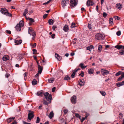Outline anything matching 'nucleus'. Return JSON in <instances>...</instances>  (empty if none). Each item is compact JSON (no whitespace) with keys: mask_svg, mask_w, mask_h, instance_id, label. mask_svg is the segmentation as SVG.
<instances>
[{"mask_svg":"<svg viewBox=\"0 0 124 124\" xmlns=\"http://www.w3.org/2000/svg\"><path fill=\"white\" fill-rule=\"evenodd\" d=\"M45 98L48 101H49V102L48 103H50V101L52 99V95L51 94H49L48 92H46L44 94Z\"/></svg>","mask_w":124,"mask_h":124,"instance_id":"1","label":"nucleus"},{"mask_svg":"<svg viewBox=\"0 0 124 124\" xmlns=\"http://www.w3.org/2000/svg\"><path fill=\"white\" fill-rule=\"evenodd\" d=\"M33 112L32 111H29V113L28 115V117L27 119V121L29 122H30L32 118L34 116V115L33 114Z\"/></svg>","mask_w":124,"mask_h":124,"instance_id":"2","label":"nucleus"},{"mask_svg":"<svg viewBox=\"0 0 124 124\" xmlns=\"http://www.w3.org/2000/svg\"><path fill=\"white\" fill-rule=\"evenodd\" d=\"M28 33L33 36H35L36 34L34 31L33 30L31 27H29L28 28Z\"/></svg>","mask_w":124,"mask_h":124,"instance_id":"3","label":"nucleus"},{"mask_svg":"<svg viewBox=\"0 0 124 124\" xmlns=\"http://www.w3.org/2000/svg\"><path fill=\"white\" fill-rule=\"evenodd\" d=\"M96 39L98 40H101L102 39L103 35L102 34L98 33L95 35Z\"/></svg>","mask_w":124,"mask_h":124,"instance_id":"4","label":"nucleus"},{"mask_svg":"<svg viewBox=\"0 0 124 124\" xmlns=\"http://www.w3.org/2000/svg\"><path fill=\"white\" fill-rule=\"evenodd\" d=\"M101 73L103 76L106 75L109 73V71L105 69H102L101 70Z\"/></svg>","mask_w":124,"mask_h":124,"instance_id":"5","label":"nucleus"},{"mask_svg":"<svg viewBox=\"0 0 124 124\" xmlns=\"http://www.w3.org/2000/svg\"><path fill=\"white\" fill-rule=\"evenodd\" d=\"M25 55L24 54H20L17 57V59L18 60V61H20L24 57Z\"/></svg>","mask_w":124,"mask_h":124,"instance_id":"6","label":"nucleus"},{"mask_svg":"<svg viewBox=\"0 0 124 124\" xmlns=\"http://www.w3.org/2000/svg\"><path fill=\"white\" fill-rule=\"evenodd\" d=\"M70 3L71 6L74 7L77 5V0H71Z\"/></svg>","mask_w":124,"mask_h":124,"instance_id":"7","label":"nucleus"},{"mask_svg":"<svg viewBox=\"0 0 124 124\" xmlns=\"http://www.w3.org/2000/svg\"><path fill=\"white\" fill-rule=\"evenodd\" d=\"M68 2L64 0H62L61 2V5L63 8H64L65 6L67 5L68 4Z\"/></svg>","mask_w":124,"mask_h":124,"instance_id":"8","label":"nucleus"},{"mask_svg":"<svg viewBox=\"0 0 124 124\" xmlns=\"http://www.w3.org/2000/svg\"><path fill=\"white\" fill-rule=\"evenodd\" d=\"M76 96H73L72 97L71 99V102L72 103L75 104L76 102Z\"/></svg>","mask_w":124,"mask_h":124,"instance_id":"9","label":"nucleus"},{"mask_svg":"<svg viewBox=\"0 0 124 124\" xmlns=\"http://www.w3.org/2000/svg\"><path fill=\"white\" fill-rule=\"evenodd\" d=\"M79 84L81 86H83L85 84V81L83 79H80L78 81Z\"/></svg>","mask_w":124,"mask_h":124,"instance_id":"10","label":"nucleus"},{"mask_svg":"<svg viewBox=\"0 0 124 124\" xmlns=\"http://www.w3.org/2000/svg\"><path fill=\"white\" fill-rule=\"evenodd\" d=\"M0 11L1 13L4 14L5 15L7 14V13L8 10L7 9L5 8H2L0 10Z\"/></svg>","mask_w":124,"mask_h":124,"instance_id":"11","label":"nucleus"},{"mask_svg":"<svg viewBox=\"0 0 124 124\" xmlns=\"http://www.w3.org/2000/svg\"><path fill=\"white\" fill-rule=\"evenodd\" d=\"M38 72L40 74L42 72L43 70V68L40 66L39 65H38Z\"/></svg>","mask_w":124,"mask_h":124,"instance_id":"12","label":"nucleus"},{"mask_svg":"<svg viewBox=\"0 0 124 124\" xmlns=\"http://www.w3.org/2000/svg\"><path fill=\"white\" fill-rule=\"evenodd\" d=\"M93 4V3L91 0H88L87 1L86 5L87 6H92Z\"/></svg>","mask_w":124,"mask_h":124,"instance_id":"13","label":"nucleus"},{"mask_svg":"<svg viewBox=\"0 0 124 124\" xmlns=\"http://www.w3.org/2000/svg\"><path fill=\"white\" fill-rule=\"evenodd\" d=\"M14 42L16 44V45H17L20 44L22 42V40H19L15 39Z\"/></svg>","mask_w":124,"mask_h":124,"instance_id":"14","label":"nucleus"},{"mask_svg":"<svg viewBox=\"0 0 124 124\" xmlns=\"http://www.w3.org/2000/svg\"><path fill=\"white\" fill-rule=\"evenodd\" d=\"M22 27H20L19 24H17L16 26L15 27L17 31H20L21 30V28Z\"/></svg>","mask_w":124,"mask_h":124,"instance_id":"15","label":"nucleus"},{"mask_svg":"<svg viewBox=\"0 0 124 124\" xmlns=\"http://www.w3.org/2000/svg\"><path fill=\"white\" fill-rule=\"evenodd\" d=\"M94 70L92 69H89L88 70V72L89 74L91 75L93 74Z\"/></svg>","mask_w":124,"mask_h":124,"instance_id":"16","label":"nucleus"},{"mask_svg":"<svg viewBox=\"0 0 124 124\" xmlns=\"http://www.w3.org/2000/svg\"><path fill=\"white\" fill-rule=\"evenodd\" d=\"M124 85V81H122V82L117 83L116 84V85L118 87H120Z\"/></svg>","mask_w":124,"mask_h":124,"instance_id":"17","label":"nucleus"},{"mask_svg":"<svg viewBox=\"0 0 124 124\" xmlns=\"http://www.w3.org/2000/svg\"><path fill=\"white\" fill-rule=\"evenodd\" d=\"M122 5L120 3H118L116 4V7L119 9H120L122 7Z\"/></svg>","mask_w":124,"mask_h":124,"instance_id":"18","label":"nucleus"},{"mask_svg":"<svg viewBox=\"0 0 124 124\" xmlns=\"http://www.w3.org/2000/svg\"><path fill=\"white\" fill-rule=\"evenodd\" d=\"M28 12V10L27 9H26L24 10L23 13V16H25L26 19L27 18L26 16V15L27 13Z\"/></svg>","mask_w":124,"mask_h":124,"instance_id":"19","label":"nucleus"},{"mask_svg":"<svg viewBox=\"0 0 124 124\" xmlns=\"http://www.w3.org/2000/svg\"><path fill=\"white\" fill-rule=\"evenodd\" d=\"M44 92L42 91L38 92L37 93V95L39 96H42L44 95Z\"/></svg>","mask_w":124,"mask_h":124,"instance_id":"20","label":"nucleus"},{"mask_svg":"<svg viewBox=\"0 0 124 124\" xmlns=\"http://www.w3.org/2000/svg\"><path fill=\"white\" fill-rule=\"evenodd\" d=\"M48 116L50 119H52L54 116V114L53 111H51Z\"/></svg>","mask_w":124,"mask_h":124,"instance_id":"21","label":"nucleus"},{"mask_svg":"<svg viewBox=\"0 0 124 124\" xmlns=\"http://www.w3.org/2000/svg\"><path fill=\"white\" fill-rule=\"evenodd\" d=\"M15 117H13L11 118H9L7 119V121L8 123H10L12 120H13L15 119Z\"/></svg>","mask_w":124,"mask_h":124,"instance_id":"22","label":"nucleus"},{"mask_svg":"<svg viewBox=\"0 0 124 124\" xmlns=\"http://www.w3.org/2000/svg\"><path fill=\"white\" fill-rule=\"evenodd\" d=\"M55 56L56 58L58 61H60L62 59V57L60 56L59 55L57 54H55Z\"/></svg>","mask_w":124,"mask_h":124,"instance_id":"23","label":"nucleus"},{"mask_svg":"<svg viewBox=\"0 0 124 124\" xmlns=\"http://www.w3.org/2000/svg\"><path fill=\"white\" fill-rule=\"evenodd\" d=\"M63 30L65 32H67L69 30V28L68 26L66 25H65L63 27Z\"/></svg>","mask_w":124,"mask_h":124,"instance_id":"24","label":"nucleus"},{"mask_svg":"<svg viewBox=\"0 0 124 124\" xmlns=\"http://www.w3.org/2000/svg\"><path fill=\"white\" fill-rule=\"evenodd\" d=\"M124 77V72L121 75V76L118 79L117 81H120L122 80V79Z\"/></svg>","mask_w":124,"mask_h":124,"instance_id":"25","label":"nucleus"},{"mask_svg":"<svg viewBox=\"0 0 124 124\" xmlns=\"http://www.w3.org/2000/svg\"><path fill=\"white\" fill-rule=\"evenodd\" d=\"M64 79L68 81L70 79V77L68 75H66L64 78Z\"/></svg>","mask_w":124,"mask_h":124,"instance_id":"26","label":"nucleus"},{"mask_svg":"<svg viewBox=\"0 0 124 124\" xmlns=\"http://www.w3.org/2000/svg\"><path fill=\"white\" fill-rule=\"evenodd\" d=\"M93 48V46L92 45H91L90 46L87 47L86 49L88 50H89L90 51Z\"/></svg>","mask_w":124,"mask_h":124,"instance_id":"27","label":"nucleus"},{"mask_svg":"<svg viewBox=\"0 0 124 124\" xmlns=\"http://www.w3.org/2000/svg\"><path fill=\"white\" fill-rule=\"evenodd\" d=\"M9 57L8 56H4L3 57L2 59L4 61H6L8 59Z\"/></svg>","mask_w":124,"mask_h":124,"instance_id":"28","label":"nucleus"},{"mask_svg":"<svg viewBox=\"0 0 124 124\" xmlns=\"http://www.w3.org/2000/svg\"><path fill=\"white\" fill-rule=\"evenodd\" d=\"M54 80V79L53 78H51L48 79V82L50 83H53Z\"/></svg>","mask_w":124,"mask_h":124,"instance_id":"29","label":"nucleus"},{"mask_svg":"<svg viewBox=\"0 0 124 124\" xmlns=\"http://www.w3.org/2000/svg\"><path fill=\"white\" fill-rule=\"evenodd\" d=\"M123 46L122 45H117L115 46V47L118 49H120Z\"/></svg>","mask_w":124,"mask_h":124,"instance_id":"30","label":"nucleus"},{"mask_svg":"<svg viewBox=\"0 0 124 124\" xmlns=\"http://www.w3.org/2000/svg\"><path fill=\"white\" fill-rule=\"evenodd\" d=\"M20 27H22L24 25V22L23 21H21L20 22L19 24Z\"/></svg>","mask_w":124,"mask_h":124,"instance_id":"31","label":"nucleus"},{"mask_svg":"<svg viewBox=\"0 0 124 124\" xmlns=\"http://www.w3.org/2000/svg\"><path fill=\"white\" fill-rule=\"evenodd\" d=\"M48 22L50 25H52L53 24L54 21L52 19H49L48 20Z\"/></svg>","mask_w":124,"mask_h":124,"instance_id":"32","label":"nucleus"},{"mask_svg":"<svg viewBox=\"0 0 124 124\" xmlns=\"http://www.w3.org/2000/svg\"><path fill=\"white\" fill-rule=\"evenodd\" d=\"M98 51L99 52H101V50L102 49V46L101 45H99L98 46Z\"/></svg>","mask_w":124,"mask_h":124,"instance_id":"33","label":"nucleus"},{"mask_svg":"<svg viewBox=\"0 0 124 124\" xmlns=\"http://www.w3.org/2000/svg\"><path fill=\"white\" fill-rule=\"evenodd\" d=\"M123 72L121 71H119L118 72H117L116 74L115 75L116 76H118L120 74L122 75L123 74Z\"/></svg>","mask_w":124,"mask_h":124,"instance_id":"34","label":"nucleus"},{"mask_svg":"<svg viewBox=\"0 0 124 124\" xmlns=\"http://www.w3.org/2000/svg\"><path fill=\"white\" fill-rule=\"evenodd\" d=\"M109 23L110 24H112L113 23V19L112 18H110L109 19Z\"/></svg>","mask_w":124,"mask_h":124,"instance_id":"35","label":"nucleus"},{"mask_svg":"<svg viewBox=\"0 0 124 124\" xmlns=\"http://www.w3.org/2000/svg\"><path fill=\"white\" fill-rule=\"evenodd\" d=\"M28 19L30 21V22H31L32 23L34 22V20L32 18L29 17L26 19Z\"/></svg>","mask_w":124,"mask_h":124,"instance_id":"36","label":"nucleus"},{"mask_svg":"<svg viewBox=\"0 0 124 124\" xmlns=\"http://www.w3.org/2000/svg\"><path fill=\"white\" fill-rule=\"evenodd\" d=\"M32 85H35L37 84V81L36 79H34L32 81Z\"/></svg>","mask_w":124,"mask_h":124,"instance_id":"37","label":"nucleus"},{"mask_svg":"<svg viewBox=\"0 0 124 124\" xmlns=\"http://www.w3.org/2000/svg\"><path fill=\"white\" fill-rule=\"evenodd\" d=\"M75 116L77 117L78 118L80 119H81V116L78 113H75Z\"/></svg>","mask_w":124,"mask_h":124,"instance_id":"38","label":"nucleus"},{"mask_svg":"<svg viewBox=\"0 0 124 124\" xmlns=\"http://www.w3.org/2000/svg\"><path fill=\"white\" fill-rule=\"evenodd\" d=\"M100 92L102 96H104L106 94V93L104 91H101Z\"/></svg>","mask_w":124,"mask_h":124,"instance_id":"39","label":"nucleus"},{"mask_svg":"<svg viewBox=\"0 0 124 124\" xmlns=\"http://www.w3.org/2000/svg\"><path fill=\"white\" fill-rule=\"evenodd\" d=\"M84 71H82L81 72V73L79 74V76L81 75V77H84Z\"/></svg>","mask_w":124,"mask_h":124,"instance_id":"40","label":"nucleus"},{"mask_svg":"<svg viewBox=\"0 0 124 124\" xmlns=\"http://www.w3.org/2000/svg\"><path fill=\"white\" fill-rule=\"evenodd\" d=\"M80 70V68H78L77 69H75L74 70H73V73H74V74H75L79 70Z\"/></svg>","mask_w":124,"mask_h":124,"instance_id":"41","label":"nucleus"},{"mask_svg":"<svg viewBox=\"0 0 124 124\" xmlns=\"http://www.w3.org/2000/svg\"><path fill=\"white\" fill-rule=\"evenodd\" d=\"M120 54L121 55H122L124 54V50H122L119 51V52Z\"/></svg>","mask_w":124,"mask_h":124,"instance_id":"42","label":"nucleus"},{"mask_svg":"<svg viewBox=\"0 0 124 124\" xmlns=\"http://www.w3.org/2000/svg\"><path fill=\"white\" fill-rule=\"evenodd\" d=\"M71 26L72 28L75 27H76L75 23H72L71 24Z\"/></svg>","mask_w":124,"mask_h":124,"instance_id":"43","label":"nucleus"},{"mask_svg":"<svg viewBox=\"0 0 124 124\" xmlns=\"http://www.w3.org/2000/svg\"><path fill=\"white\" fill-rule=\"evenodd\" d=\"M88 27L90 30H92L91 25V24H89L88 25Z\"/></svg>","mask_w":124,"mask_h":124,"instance_id":"44","label":"nucleus"},{"mask_svg":"<svg viewBox=\"0 0 124 124\" xmlns=\"http://www.w3.org/2000/svg\"><path fill=\"white\" fill-rule=\"evenodd\" d=\"M79 66H80L81 68L83 69L84 68V65H83V64L82 63H81L79 65Z\"/></svg>","mask_w":124,"mask_h":124,"instance_id":"45","label":"nucleus"},{"mask_svg":"<svg viewBox=\"0 0 124 124\" xmlns=\"http://www.w3.org/2000/svg\"><path fill=\"white\" fill-rule=\"evenodd\" d=\"M121 34V32L120 31H119L116 32V34L117 36H119Z\"/></svg>","mask_w":124,"mask_h":124,"instance_id":"46","label":"nucleus"},{"mask_svg":"<svg viewBox=\"0 0 124 124\" xmlns=\"http://www.w3.org/2000/svg\"><path fill=\"white\" fill-rule=\"evenodd\" d=\"M40 121V119L39 117H37V121L36 123H38Z\"/></svg>","mask_w":124,"mask_h":124,"instance_id":"47","label":"nucleus"},{"mask_svg":"<svg viewBox=\"0 0 124 124\" xmlns=\"http://www.w3.org/2000/svg\"><path fill=\"white\" fill-rule=\"evenodd\" d=\"M103 15L104 17L105 18L107 16V14L105 12L103 13Z\"/></svg>","mask_w":124,"mask_h":124,"instance_id":"48","label":"nucleus"},{"mask_svg":"<svg viewBox=\"0 0 124 124\" xmlns=\"http://www.w3.org/2000/svg\"><path fill=\"white\" fill-rule=\"evenodd\" d=\"M6 15L7 16L10 17L12 16L11 14L10 13H8V12H7V14H6Z\"/></svg>","mask_w":124,"mask_h":124,"instance_id":"49","label":"nucleus"},{"mask_svg":"<svg viewBox=\"0 0 124 124\" xmlns=\"http://www.w3.org/2000/svg\"><path fill=\"white\" fill-rule=\"evenodd\" d=\"M53 0H49V1H47L46 2V3H44L43 4H44V5H46V4H47L49 3L51 1H52Z\"/></svg>","mask_w":124,"mask_h":124,"instance_id":"50","label":"nucleus"},{"mask_svg":"<svg viewBox=\"0 0 124 124\" xmlns=\"http://www.w3.org/2000/svg\"><path fill=\"white\" fill-rule=\"evenodd\" d=\"M10 74H9L8 73H6L5 75V77L7 78H8Z\"/></svg>","mask_w":124,"mask_h":124,"instance_id":"51","label":"nucleus"},{"mask_svg":"<svg viewBox=\"0 0 124 124\" xmlns=\"http://www.w3.org/2000/svg\"><path fill=\"white\" fill-rule=\"evenodd\" d=\"M116 20H119L120 18L119 17L117 16H116L114 17Z\"/></svg>","mask_w":124,"mask_h":124,"instance_id":"52","label":"nucleus"},{"mask_svg":"<svg viewBox=\"0 0 124 124\" xmlns=\"http://www.w3.org/2000/svg\"><path fill=\"white\" fill-rule=\"evenodd\" d=\"M75 74H74V73H73L71 75V77L72 78H74L75 77Z\"/></svg>","mask_w":124,"mask_h":124,"instance_id":"53","label":"nucleus"},{"mask_svg":"<svg viewBox=\"0 0 124 124\" xmlns=\"http://www.w3.org/2000/svg\"><path fill=\"white\" fill-rule=\"evenodd\" d=\"M6 31L7 33H8L9 34H11V31H10L7 30Z\"/></svg>","mask_w":124,"mask_h":124,"instance_id":"54","label":"nucleus"},{"mask_svg":"<svg viewBox=\"0 0 124 124\" xmlns=\"http://www.w3.org/2000/svg\"><path fill=\"white\" fill-rule=\"evenodd\" d=\"M63 112L64 114H66L68 112V110L67 109L64 110Z\"/></svg>","mask_w":124,"mask_h":124,"instance_id":"55","label":"nucleus"},{"mask_svg":"<svg viewBox=\"0 0 124 124\" xmlns=\"http://www.w3.org/2000/svg\"><path fill=\"white\" fill-rule=\"evenodd\" d=\"M39 74H40L39 73V72H38V73L35 75V77L37 78L39 76Z\"/></svg>","mask_w":124,"mask_h":124,"instance_id":"56","label":"nucleus"},{"mask_svg":"<svg viewBox=\"0 0 124 124\" xmlns=\"http://www.w3.org/2000/svg\"><path fill=\"white\" fill-rule=\"evenodd\" d=\"M85 118L84 117H83L81 119V123L83 122V121L85 120Z\"/></svg>","mask_w":124,"mask_h":124,"instance_id":"57","label":"nucleus"},{"mask_svg":"<svg viewBox=\"0 0 124 124\" xmlns=\"http://www.w3.org/2000/svg\"><path fill=\"white\" fill-rule=\"evenodd\" d=\"M55 87H53L52 89V91L53 92H54L55 91Z\"/></svg>","mask_w":124,"mask_h":124,"instance_id":"58","label":"nucleus"},{"mask_svg":"<svg viewBox=\"0 0 124 124\" xmlns=\"http://www.w3.org/2000/svg\"><path fill=\"white\" fill-rule=\"evenodd\" d=\"M56 28V26H53V27H52V29H53V31H54L55 30V28Z\"/></svg>","mask_w":124,"mask_h":124,"instance_id":"59","label":"nucleus"},{"mask_svg":"<svg viewBox=\"0 0 124 124\" xmlns=\"http://www.w3.org/2000/svg\"><path fill=\"white\" fill-rule=\"evenodd\" d=\"M33 54H35L37 52V51L36 49H33Z\"/></svg>","mask_w":124,"mask_h":124,"instance_id":"60","label":"nucleus"},{"mask_svg":"<svg viewBox=\"0 0 124 124\" xmlns=\"http://www.w3.org/2000/svg\"><path fill=\"white\" fill-rule=\"evenodd\" d=\"M55 35L54 34H52V35H51L52 38L53 39H54L55 38Z\"/></svg>","mask_w":124,"mask_h":124,"instance_id":"61","label":"nucleus"},{"mask_svg":"<svg viewBox=\"0 0 124 124\" xmlns=\"http://www.w3.org/2000/svg\"><path fill=\"white\" fill-rule=\"evenodd\" d=\"M47 16V14H45L43 16V18L44 19Z\"/></svg>","mask_w":124,"mask_h":124,"instance_id":"62","label":"nucleus"},{"mask_svg":"<svg viewBox=\"0 0 124 124\" xmlns=\"http://www.w3.org/2000/svg\"><path fill=\"white\" fill-rule=\"evenodd\" d=\"M23 123L24 124H31V123H28L27 122H26L24 121H23Z\"/></svg>","mask_w":124,"mask_h":124,"instance_id":"63","label":"nucleus"},{"mask_svg":"<svg viewBox=\"0 0 124 124\" xmlns=\"http://www.w3.org/2000/svg\"><path fill=\"white\" fill-rule=\"evenodd\" d=\"M17 123L16 122V120H15L14 121V122H13L11 124H16Z\"/></svg>","mask_w":124,"mask_h":124,"instance_id":"64","label":"nucleus"}]
</instances>
